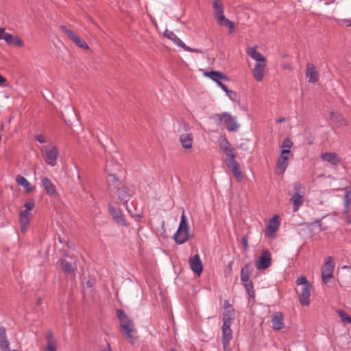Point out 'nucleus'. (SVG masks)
<instances>
[{
    "instance_id": "dca6fc26",
    "label": "nucleus",
    "mask_w": 351,
    "mask_h": 351,
    "mask_svg": "<svg viewBox=\"0 0 351 351\" xmlns=\"http://www.w3.org/2000/svg\"><path fill=\"white\" fill-rule=\"evenodd\" d=\"M189 264L191 269L197 276L202 274L203 271V264L198 254L189 259Z\"/></svg>"
},
{
    "instance_id": "3c124183",
    "label": "nucleus",
    "mask_w": 351,
    "mask_h": 351,
    "mask_svg": "<svg viewBox=\"0 0 351 351\" xmlns=\"http://www.w3.org/2000/svg\"><path fill=\"white\" fill-rule=\"evenodd\" d=\"M343 215H344V219L348 222V223H351V219L348 215V213H346V209H345L344 210V213H343Z\"/></svg>"
},
{
    "instance_id": "c85d7f7f",
    "label": "nucleus",
    "mask_w": 351,
    "mask_h": 351,
    "mask_svg": "<svg viewBox=\"0 0 351 351\" xmlns=\"http://www.w3.org/2000/svg\"><path fill=\"white\" fill-rule=\"evenodd\" d=\"M109 212L117 223L126 226V220L123 218L120 211L116 210L114 207L110 206L109 208Z\"/></svg>"
},
{
    "instance_id": "7ed1b4c3",
    "label": "nucleus",
    "mask_w": 351,
    "mask_h": 351,
    "mask_svg": "<svg viewBox=\"0 0 351 351\" xmlns=\"http://www.w3.org/2000/svg\"><path fill=\"white\" fill-rule=\"evenodd\" d=\"M173 238L175 242L178 244H183L189 239V226L184 210L182 211L180 224Z\"/></svg>"
},
{
    "instance_id": "4be33fe9",
    "label": "nucleus",
    "mask_w": 351,
    "mask_h": 351,
    "mask_svg": "<svg viewBox=\"0 0 351 351\" xmlns=\"http://www.w3.org/2000/svg\"><path fill=\"white\" fill-rule=\"evenodd\" d=\"M321 159L332 165H337L341 162L339 155L334 152H326L321 155Z\"/></svg>"
},
{
    "instance_id": "79ce46f5",
    "label": "nucleus",
    "mask_w": 351,
    "mask_h": 351,
    "mask_svg": "<svg viewBox=\"0 0 351 351\" xmlns=\"http://www.w3.org/2000/svg\"><path fill=\"white\" fill-rule=\"evenodd\" d=\"M10 34L7 33L3 28H0V40H4L5 42L9 38V36Z\"/></svg>"
},
{
    "instance_id": "49530a36",
    "label": "nucleus",
    "mask_w": 351,
    "mask_h": 351,
    "mask_svg": "<svg viewBox=\"0 0 351 351\" xmlns=\"http://www.w3.org/2000/svg\"><path fill=\"white\" fill-rule=\"evenodd\" d=\"M182 48H184L186 51H189V52L202 53V50H200V49H192L188 46H186L185 45H184V46L182 47Z\"/></svg>"
},
{
    "instance_id": "c9c22d12",
    "label": "nucleus",
    "mask_w": 351,
    "mask_h": 351,
    "mask_svg": "<svg viewBox=\"0 0 351 351\" xmlns=\"http://www.w3.org/2000/svg\"><path fill=\"white\" fill-rule=\"evenodd\" d=\"M293 143L289 138H285L281 145L282 151L287 152V154L289 155L291 152L290 149L293 147Z\"/></svg>"
},
{
    "instance_id": "c03bdc74",
    "label": "nucleus",
    "mask_w": 351,
    "mask_h": 351,
    "mask_svg": "<svg viewBox=\"0 0 351 351\" xmlns=\"http://www.w3.org/2000/svg\"><path fill=\"white\" fill-rule=\"evenodd\" d=\"M35 139L40 143H45L48 142L47 138L43 134L36 135Z\"/></svg>"
},
{
    "instance_id": "4c0bfd02",
    "label": "nucleus",
    "mask_w": 351,
    "mask_h": 351,
    "mask_svg": "<svg viewBox=\"0 0 351 351\" xmlns=\"http://www.w3.org/2000/svg\"><path fill=\"white\" fill-rule=\"evenodd\" d=\"M241 279L245 283L247 282H250L249 280V279H250L249 271H248V269L246 267H243L241 269Z\"/></svg>"
},
{
    "instance_id": "6ab92c4d",
    "label": "nucleus",
    "mask_w": 351,
    "mask_h": 351,
    "mask_svg": "<svg viewBox=\"0 0 351 351\" xmlns=\"http://www.w3.org/2000/svg\"><path fill=\"white\" fill-rule=\"evenodd\" d=\"M280 225L279 217L278 215H274L269 221L267 226L265 230V236L271 237L277 231Z\"/></svg>"
},
{
    "instance_id": "864d4df0",
    "label": "nucleus",
    "mask_w": 351,
    "mask_h": 351,
    "mask_svg": "<svg viewBox=\"0 0 351 351\" xmlns=\"http://www.w3.org/2000/svg\"><path fill=\"white\" fill-rule=\"evenodd\" d=\"M282 68L285 69H289V70H291V66L289 63H285L282 65Z\"/></svg>"
},
{
    "instance_id": "ea45409f",
    "label": "nucleus",
    "mask_w": 351,
    "mask_h": 351,
    "mask_svg": "<svg viewBox=\"0 0 351 351\" xmlns=\"http://www.w3.org/2000/svg\"><path fill=\"white\" fill-rule=\"evenodd\" d=\"M245 287L250 297H254V291L253 290L252 282L251 281L245 282Z\"/></svg>"
},
{
    "instance_id": "13d9d810",
    "label": "nucleus",
    "mask_w": 351,
    "mask_h": 351,
    "mask_svg": "<svg viewBox=\"0 0 351 351\" xmlns=\"http://www.w3.org/2000/svg\"><path fill=\"white\" fill-rule=\"evenodd\" d=\"M316 223H320V221L318 220V221H316Z\"/></svg>"
},
{
    "instance_id": "a18cd8bd",
    "label": "nucleus",
    "mask_w": 351,
    "mask_h": 351,
    "mask_svg": "<svg viewBox=\"0 0 351 351\" xmlns=\"http://www.w3.org/2000/svg\"><path fill=\"white\" fill-rule=\"evenodd\" d=\"M228 97L232 100V101H237V93L231 90H228L226 93Z\"/></svg>"
},
{
    "instance_id": "c756f323",
    "label": "nucleus",
    "mask_w": 351,
    "mask_h": 351,
    "mask_svg": "<svg viewBox=\"0 0 351 351\" xmlns=\"http://www.w3.org/2000/svg\"><path fill=\"white\" fill-rule=\"evenodd\" d=\"M60 265L61 269L69 274H73L75 271V267H73L71 263H69L68 261L61 259L60 260Z\"/></svg>"
},
{
    "instance_id": "bb28decb",
    "label": "nucleus",
    "mask_w": 351,
    "mask_h": 351,
    "mask_svg": "<svg viewBox=\"0 0 351 351\" xmlns=\"http://www.w3.org/2000/svg\"><path fill=\"white\" fill-rule=\"evenodd\" d=\"M41 182L45 190L48 194L51 195L56 194V186L48 178L43 177L41 178Z\"/></svg>"
},
{
    "instance_id": "7c9ffc66",
    "label": "nucleus",
    "mask_w": 351,
    "mask_h": 351,
    "mask_svg": "<svg viewBox=\"0 0 351 351\" xmlns=\"http://www.w3.org/2000/svg\"><path fill=\"white\" fill-rule=\"evenodd\" d=\"M8 45H12L18 47H24V41L17 36L10 34L9 38L6 42Z\"/></svg>"
},
{
    "instance_id": "bf43d9fd",
    "label": "nucleus",
    "mask_w": 351,
    "mask_h": 351,
    "mask_svg": "<svg viewBox=\"0 0 351 351\" xmlns=\"http://www.w3.org/2000/svg\"><path fill=\"white\" fill-rule=\"evenodd\" d=\"M171 351H176V350H171Z\"/></svg>"
},
{
    "instance_id": "09e8293b",
    "label": "nucleus",
    "mask_w": 351,
    "mask_h": 351,
    "mask_svg": "<svg viewBox=\"0 0 351 351\" xmlns=\"http://www.w3.org/2000/svg\"><path fill=\"white\" fill-rule=\"evenodd\" d=\"M302 184L299 182H295L293 184V189L295 193H300V190L302 189Z\"/></svg>"
},
{
    "instance_id": "2f4dec72",
    "label": "nucleus",
    "mask_w": 351,
    "mask_h": 351,
    "mask_svg": "<svg viewBox=\"0 0 351 351\" xmlns=\"http://www.w3.org/2000/svg\"><path fill=\"white\" fill-rule=\"evenodd\" d=\"M204 75L206 76L209 77L210 79H211V77H215V78L217 79L218 80H226V81L228 80V77L225 74H223V73H221L220 71L207 72V73H205Z\"/></svg>"
},
{
    "instance_id": "6e6d98bb",
    "label": "nucleus",
    "mask_w": 351,
    "mask_h": 351,
    "mask_svg": "<svg viewBox=\"0 0 351 351\" xmlns=\"http://www.w3.org/2000/svg\"><path fill=\"white\" fill-rule=\"evenodd\" d=\"M101 351H112L111 348L109 345H107V346L101 350Z\"/></svg>"
},
{
    "instance_id": "72a5a7b5",
    "label": "nucleus",
    "mask_w": 351,
    "mask_h": 351,
    "mask_svg": "<svg viewBox=\"0 0 351 351\" xmlns=\"http://www.w3.org/2000/svg\"><path fill=\"white\" fill-rule=\"evenodd\" d=\"M343 201L345 209H346V213H348L350 210V205L351 204V191L348 189L346 190Z\"/></svg>"
},
{
    "instance_id": "9d476101",
    "label": "nucleus",
    "mask_w": 351,
    "mask_h": 351,
    "mask_svg": "<svg viewBox=\"0 0 351 351\" xmlns=\"http://www.w3.org/2000/svg\"><path fill=\"white\" fill-rule=\"evenodd\" d=\"M271 265V255L267 250H264L259 258L256 261V267L258 270L267 269Z\"/></svg>"
},
{
    "instance_id": "cd10ccee",
    "label": "nucleus",
    "mask_w": 351,
    "mask_h": 351,
    "mask_svg": "<svg viewBox=\"0 0 351 351\" xmlns=\"http://www.w3.org/2000/svg\"><path fill=\"white\" fill-rule=\"evenodd\" d=\"M234 311L231 307H228L225 309L223 316V325L231 326L232 322L234 320Z\"/></svg>"
},
{
    "instance_id": "de8ad7c7",
    "label": "nucleus",
    "mask_w": 351,
    "mask_h": 351,
    "mask_svg": "<svg viewBox=\"0 0 351 351\" xmlns=\"http://www.w3.org/2000/svg\"><path fill=\"white\" fill-rule=\"evenodd\" d=\"M6 339V332L5 329L3 327H0V340Z\"/></svg>"
},
{
    "instance_id": "6e6552de",
    "label": "nucleus",
    "mask_w": 351,
    "mask_h": 351,
    "mask_svg": "<svg viewBox=\"0 0 351 351\" xmlns=\"http://www.w3.org/2000/svg\"><path fill=\"white\" fill-rule=\"evenodd\" d=\"M335 269L334 259L331 256H328L326 259V262L322 268V278L324 283L332 278V274Z\"/></svg>"
},
{
    "instance_id": "603ef678",
    "label": "nucleus",
    "mask_w": 351,
    "mask_h": 351,
    "mask_svg": "<svg viewBox=\"0 0 351 351\" xmlns=\"http://www.w3.org/2000/svg\"><path fill=\"white\" fill-rule=\"evenodd\" d=\"M232 265H233V261L229 262V263L228 264L227 267L226 269V271L230 273L232 271Z\"/></svg>"
},
{
    "instance_id": "f3484780",
    "label": "nucleus",
    "mask_w": 351,
    "mask_h": 351,
    "mask_svg": "<svg viewBox=\"0 0 351 351\" xmlns=\"http://www.w3.org/2000/svg\"><path fill=\"white\" fill-rule=\"evenodd\" d=\"M58 341L53 337L51 330L46 333V346L43 348V351H58Z\"/></svg>"
},
{
    "instance_id": "ddd939ff",
    "label": "nucleus",
    "mask_w": 351,
    "mask_h": 351,
    "mask_svg": "<svg viewBox=\"0 0 351 351\" xmlns=\"http://www.w3.org/2000/svg\"><path fill=\"white\" fill-rule=\"evenodd\" d=\"M219 120L223 121L226 127L230 131H236L240 125L237 122L236 118L232 117L230 113H223L218 114Z\"/></svg>"
},
{
    "instance_id": "4d7b16f0",
    "label": "nucleus",
    "mask_w": 351,
    "mask_h": 351,
    "mask_svg": "<svg viewBox=\"0 0 351 351\" xmlns=\"http://www.w3.org/2000/svg\"><path fill=\"white\" fill-rule=\"evenodd\" d=\"M285 121V117H281V118H280V119H278L277 120V121H278V123H281V122H283V121Z\"/></svg>"
},
{
    "instance_id": "a878e982",
    "label": "nucleus",
    "mask_w": 351,
    "mask_h": 351,
    "mask_svg": "<svg viewBox=\"0 0 351 351\" xmlns=\"http://www.w3.org/2000/svg\"><path fill=\"white\" fill-rule=\"evenodd\" d=\"M16 182L18 185L24 188L27 193H30L34 189V187L32 186L30 182L25 177L21 175H17L16 176Z\"/></svg>"
},
{
    "instance_id": "20e7f679",
    "label": "nucleus",
    "mask_w": 351,
    "mask_h": 351,
    "mask_svg": "<svg viewBox=\"0 0 351 351\" xmlns=\"http://www.w3.org/2000/svg\"><path fill=\"white\" fill-rule=\"evenodd\" d=\"M213 8L215 12V17L217 23L221 25L230 29L233 31L235 25L233 22L226 19L223 14V6L220 0H216L213 3Z\"/></svg>"
},
{
    "instance_id": "9b49d317",
    "label": "nucleus",
    "mask_w": 351,
    "mask_h": 351,
    "mask_svg": "<svg viewBox=\"0 0 351 351\" xmlns=\"http://www.w3.org/2000/svg\"><path fill=\"white\" fill-rule=\"evenodd\" d=\"M222 331V344H223V350L224 351H230V341L232 339V330L230 328V325H222L221 326Z\"/></svg>"
},
{
    "instance_id": "393cba45",
    "label": "nucleus",
    "mask_w": 351,
    "mask_h": 351,
    "mask_svg": "<svg viewBox=\"0 0 351 351\" xmlns=\"http://www.w3.org/2000/svg\"><path fill=\"white\" fill-rule=\"evenodd\" d=\"M180 141L184 149H191L193 147V134L191 133H184L180 136Z\"/></svg>"
},
{
    "instance_id": "b1692460",
    "label": "nucleus",
    "mask_w": 351,
    "mask_h": 351,
    "mask_svg": "<svg viewBox=\"0 0 351 351\" xmlns=\"http://www.w3.org/2000/svg\"><path fill=\"white\" fill-rule=\"evenodd\" d=\"M247 54L256 61V63L266 62V58L259 51L256 50V47H249L247 49Z\"/></svg>"
},
{
    "instance_id": "5701e85b",
    "label": "nucleus",
    "mask_w": 351,
    "mask_h": 351,
    "mask_svg": "<svg viewBox=\"0 0 351 351\" xmlns=\"http://www.w3.org/2000/svg\"><path fill=\"white\" fill-rule=\"evenodd\" d=\"M290 202L293 204V210L297 212L303 205L304 195L300 193H294L290 199Z\"/></svg>"
},
{
    "instance_id": "aec40b11",
    "label": "nucleus",
    "mask_w": 351,
    "mask_h": 351,
    "mask_svg": "<svg viewBox=\"0 0 351 351\" xmlns=\"http://www.w3.org/2000/svg\"><path fill=\"white\" fill-rule=\"evenodd\" d=\"M272 327L274 330H280L285 327L284 315L281 312H275L271 317Z\"/></svg>"
},
{
    "instance_id": "f8f14e48",
    "label": "nucleus",
    "mask_w": 351,
    "mask_h": 351,
    "mask_svg": "<svg viewBox=\"0 0 351 351\" xmlns=\"http://www.w3.org/2000/svg\"><path fill=\"white\" fill-rule=\"evenodd\" d=\"M219 145L221 151L229 158H236V152L234 148L225 136L219 137Z\"/></svg>"
},
{
    "instance_id": "e433bc0d",
    "label": "nucleus",
    "mask_w": 351,
    "mask_h": 351,
    "mask_svg": "<svg viewBox=\"0 0 351 351\" xmlns=\"http://www.w3.org/2000/svg\"><path fill=\"white\" fill-rule=\"evenodd\" d=\"M330 119L332 121L339 122L341 125L344 123L343 117L337 112H332L330 115Z\"/></svg>"
},
{
    "instance_id": "58836bf2",
    "label": "nucleus",
    "mask_w": 351,
    "mask_h": 351,
    "mask_svg": "<svg viewBox=\"0 0 351 351\" xmlns=\"http://www.w3.org/2000/svg\"><path fill=\"white\" fill-rule=\"evenodd\" d=\"M169 38L171 39L177 45L182 47L184 46V43L178 38L173 33H170L169 35Z\"/></svg>"
},
{
    "instance_id": "39448f33",
    "label": "nucleus",
    "mask_w": 351,
    "mask_h": 351,
    "mask_svg": "<svg viewBox=\"0 0 351 351\" xmlns=\"http://www.w3.org/2000/svg\"><path fill=\"white\" fill-rule=\"evenodd\" d=\"M119 169V165L117 164H112L108 162L106 166V171L108 173L107 182L108 185V189L111 191H114L117 189H119L121 186V183L118 177L114 173L115 170Z\"/></svg>"
},
{
    "instance_id": "2eb2a0df",
    "label": "nucleus",
    "mask_w": 351,
    "mask_h": 351,
    "mask_svg": "<svg viewBox=\"0 0 351 351\" xmlns=\"http://www.w3.org/2000/svg\"><path fill=\"white\" fill-rule=\"evenodd\" d=\"M226 165L231 170L237 180L239 182L242 181L243 175L241 171V167L238 162L235 160V158L227 159Z\"/></svg>"
},
{
    "instance_id": "f03ea898",
    "label": "nucleus",
    "mask_w": 351,
    "mask_h": 351,
    "mask_svg": "<svg viewBox=\"0 0 351 351\" xmlns=\"http://www.w3.org/2000/svg\"><path fill=\"white\" fill-rule=\"evenodd\" d=\"M34 207L35 202L33 199H30L24 204L23 208L19 213V222L22 233L27 232L32 219V210Z\"/></svg>"
},
{
    "instance_id": "8fccbe9b",
    "label": "nucleus",
    "mask_w": 351,
    "mask_h": 351,
    "mask_svg": "<svg viewBox=\"0 0 351 351\" xmlns=\"http://www.w3.org/2000/svg\"><path fill=\"white\" fill-rule=\"evenodd\" d=\"M242 244L243 245L244 250H247L248 247L247 238V237H243L242 239Z\"/></svg>"
},
{
    "instance_id": "412c9836",
    "label": "nucleus",
    "mask_w": 351,
    "mask_h": 351,
    "mask_svg": "<svg viewBox=\"0 0 351 351\" xmlns=\"http://www.w3.org/2000/svg\"><path fill=\"white\" fill-rule=\"evenodd\" d=\"M306 75V77L308 78V82L315 83L319 80V73L315 69V66L312 63L307 64Z\"/></svg>"
},
{
    "instance_id": "473e14b6",
    "label": "nucleus",
    "mask_w": 351,
    "mask_h": 351,
    "mask_svg": "<svg viewBox=\"0 0 351 351\" xmlns=\"http://www.w3.org/2000/svg\"><path fill=\"white\" fill-rule=\"evenodd\" d=\"M114 191H115L118 197L121 200L126 202L129 199V194L126 191L125 189L122 187V186L119 187V189H115Z\"/></svg>"
},
{
    "instance_id": "f257e3e1",
    "label": "nucleus",
    "mask_w": 351,
    "mask_h": 351,
    "mask_svg": "<svg viewBox=\"0 0 351 351\" xmlns=\"http://www.w3.org/2000/svg\"><path fill=\"white\" fill-rule=\"evenodd\" d=\"M295 283L297 285L295 291L301 304L308 306L310 303V296L312 289L311 285L304 276L298 278Z\"/></svg>"
},
{
    "instance_id": "f704fd0d",
    "label": "nucleus",
    "mask_w": 351,
    "mask_h": 351,
    "mask_svg": "<svg viewBox=\"0 0 351 351\" xmlns=\"http://www.w3.org/2000/svg\"><path fill=\"white\" fill-rule=\"evenodd\" d=\"M337 313L341 318L342 322L344 324H351V317L348 314L341 309H338Z\"/></svg>"
},
{
    "instance_id": "0eeeda50",
    "label": "nucleus",
    "mask_w": 351,
    "mask_h": 351,
    "mask_svg": "<svg viewBox=\"0 0 351 351\" xmlns=\"http://www.w3.org/2000/svg\"><path fill=\"white\" fill-rule=\"evenodd\" d=\"M40 152L45 161L49 165L54 167L56 165V160L59 153L57 148L54 146H43L40 148Z\"/></svg>"
},
{
    "instance_id": "a211bd4d",
    "label": "nucleus",
    "mask_w": 351,
    "mask_h": 351,
    "mask_svg": "<svg viewBox=\"0 0 351 351\" xmlns=\"http://www.w3.org/2000/svg\"><path fill=\"white\" fill-rule=\"evenodd\" d=\"M266 66V62L255 63L252 69V75L257 82H261L263 80L265 75Z\"/></svg>"
},
{
    "instance_id": "a19ab883",
    "label": "nucleus",
    "mask_w": 351,
    "mask_h": 351,
    "mask_svg": "<svg viewBox=\"0 0 351 351\" xmlns=\"http://www.w3.org/2000/svg\"><path fill=\"white\" fill-rule=\"evenodd\" d=\"M0 348L2 351H10L9 343L7 339L0 340Z\"/></svg>"
},
{
    "instance_id": "1a4fd4ad",
    "label": "nucleus",
    "mask_w": 351,
    "mask_h": 351,
    "mask_svg": "<svg viewBox=\"0 0 351 351\" xmlns=\"http://www.w3.org/2000/svg\"><path fill=\"white\" fill-rule=\"evenodd\" d=\"M289 155L287 154V152L281 151L280 155L278 157L275 172L276 174L282 175L286 171L289 165Z\"/></svg>"
},
{
    "instance_id": "423d86ee",
    "label": "nucleus",
    "mask_w": 351,
    "mask_h": 351,
    "mask_svg": "<svg viewBox=\"0 0 351 351\" xmlns=\"http://www.w3.org/2000/svg\"><path fill=\"white\" fill-rule=\"evenodd\" d=\"M117 313L121 322V328L123 333L128 339H132L131 333L134 329L132 321L128 317L122 310H118Z\"/></svg>"
},
{
    "instance_id": "37998d69",
    "label": "nucleus",
    "mask_w": 351,
    "mask_h": 351,
    "mask_svg": "<svg viewBox=\"0 0 351 351\" xmlns=\"http://www.w3.org/2000/svg\"><path fill=\"white\" fill-rule=\"evenodd\" d=\"M211 80H213L214 82H215L217 83V86H219L224 92H226V93L229 90V89H228V88L226 87V85H224L223 83H221L217 79H216L215 77H211Z\"/></svg>"
},
{
    "instance_id": "5fc2aeb1",
    "label": "nucleus",
    "mask_w": 351,
    "mask_h": 351,
    "mask_svg": "<svg viewBox=\"0 0 351 351\" xmlns=\"http://www.w3.org/2000/svg\"><path fill=\"white\" fill-rule=\"evenodd\" d=\"M6 82V79L0 74V84Z\"/></svg>"
},
{
    "instance_id": "4468645a",
    "label": "nucleus",
    "mask_w": 351,
    "mask_h": 351,
    "mask_svg": "<svg viewBox=\"0 0 351 351\" xmlns=\"http://www.w3.org/2000/svg\"><path fill=\"white\" fill-rule=\"evenodd\" d=\"M62 31L79 47L84 49H88V45L81 39L75 32L66 28L65 26H61Z\"/></svg>"
},
{
    "instance_id": "052dcab7",
    "label": "nucleus",
    "mask_w": 351,
    "mask_h": 351,
    "mask_svg": "<svg viewBox=\"0 0 351 351\" xmlns=\"http://www.w3.org/2000/svg\"><path fill=\"white\" fill-rule=\"evenodd\" d=\"M350 25H351V21H350Z\"/></svg>"
}]
</instances>
